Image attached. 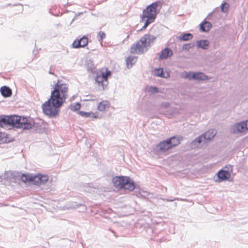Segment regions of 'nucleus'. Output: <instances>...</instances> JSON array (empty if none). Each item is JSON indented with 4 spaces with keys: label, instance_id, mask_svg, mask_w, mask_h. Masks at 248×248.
I'll return each mask as SVG.
<instances>
[{
    "label": "nucleus",
    "instance_id": "nucleus-29",
    "mask_svg": "<svg viewBox=\"0 0 248 248\" xmlns=\"http://www.w3.org/2000/svg\"><path fill=\"white\" fill-rule=\"evenodd\" d=\"M159 92L158 88L156 87L151 86L149 88V92L150 93L154 94Z\"/></svg>",
    "mask_w": 248,
    "mask_h": 248
},
{
    "label": "nucleus",
    "instance_id": "nucleus-37",
    "mask_svg": "<svg viewBox=\"0 0 248 248\" xmlns=\"http://www.w3.org/2000/svg\"><path fill=\"white\" fill-rule=\"evenodd\" d=\"M212 13H210V14H209V16H211V15H212Z\"/></svg>",
    "mask_w": 248,
    "mask_h": 248
},
{
    "label": "nucleus",
    "instance_id": "nucleus-38",
    "mask_svg": "<svg viewBox=\"0 0 248 248\" xmlns=\"http://www.w3.org/2000/svg\"><path fill=\"white\" fill-rule=\"evenodd\" d=\"M2 205V204L1 203H0V206Z\"/></svg>",
    "mask_w": 248,
    "mask_h": 248
},
{
    "label": "nucleus",
    "instance_id": "nucleus-15",
    "mask_svg": "<svg viewBox=\"0 0 248 248\" xmlns=\"http://www.w3.org/2000/svg\"><path fill=\"white\" fill-rule=\"evenodd\" d=\"M167 140L171 149L180 143V139L178 136H172Z\"/></svg>",
    "mask_w": 248,
    "mask_h": 248
},
{
    "label": "nucleus",
    "instance_id": "nucleus-14",
    "mask_svg": "<svg viewBox=\"0 0 248 248\" xmlns=\"http://www.w3.org/2000/svg\"><path fill=\"white\" fill-rule=\"evenodd\" d=\"M200 30L204 32H208L212 27V25L210 22L203 20L200 24Z\"/></svg>",
    "mask_w": 248,
    "mask_h": 248
},
{
    "label": "nucleus",
    "instance_id": "nucleus-36",
    "mask_svg": "<svg viewBox=\"0 0 248 248\" xmlns=\"http://www.w3.org/2000/svg\"><path fill=\"white\" fill-rule=\"evenodd\" d=\"M49 73L50 74H53V73H52L51 71H49Z\"/></svg>",
    "mask_w": 248,
    "mask_h": 248
},
{
    "label": "nucleus",
    "instance_id": "nucleus-24",
    "mask_svg": "<svg viewBox=\"0 0 248 248\" xmlns=\"http://www.w3.org/2000/svg\"><path fill=\"white\" fill-rule=\"evenodd\" d=\"M81 108V104L79 103H76L71 104L70 106V108L71 110L75 111L79 110Z\"/></svg>",
    "mask_w": 248,
    "mask_h": 248
},
{
    "label": "nucleus",
    "instance_id": "nucleus-3",
    "mask_svg": "<svg viewBox=\"0 0 248 248\" xmlns=\"http://www.w3.org/2000/svg\"><path fill=\"white\" fill-rule=\"evenodd\" d=\"M156 39V37L151 34H144L139 42L133 44L130 47V52L133 54H143L150 48Z\"/></svg>",
    "mask_w": 248,
    "mask_h": 248
},
{
    "label": "nucleus",
    "instance_id": "nucleus-7",
    "mask_svg": "<svg viewBox=\"0 0 248 248\" xmlns=\"http://www.w3.org/2000/svg\"><path fill=\"white\" fill-rule=\"evenodd\" d=\"M21 179L24 182H32L36 185H44L47 182L48 176L41 174L37 175L23 174L21 176Z\"/></svg>",
    "mask_w": 248,
    "mask_h": 248
},
{
    "label": "nucleus",
    "instance_id": "nucleus-12",
    "mask_svg": "<svg viewBox=\"0 0 248 248\" xmlns=\"http://www.w3.org/2000/svg\"><path fill=\"white\" fill-rule=\"evenodd\" d=\"M88 42V39L87 37L85 36H83L81 38H80L79 40H78V41L75 40L74 42L73 43V46L74 48H80V47H83L86 46Z\"/></svg>",
    "mask_w": 248,
    "mask_h": 248
},
{
    "label": "nucleus",
    "instance_id": "nucleus-30",
    "mask_svg": "<svg viewBox=\"0 0 248 248\" xmlns=\"http://www.w3.org/2000/svg\"><path fill=\"white\" fill-rule=\"evenodd\" d=\"M111 75V72L109 71H106L105 72H102L101 75L103 77L104 79L108 80V78Z\"/></svg>",
    "mask_w": 248,
    "mask_h": 248
},
{
    "label": "nucleus",
    "instance_id": "nucleus-8",
    "mask_svg": "<svg viewBox=\"0 0 248 248\" xmlns=\"http://www.w3.org/2000/svg\"><path fill=\"white\" fill-rule=\"evenodd\" d=\"M181 77L189 80L203 81L208 79V77L202 72H185L181 74Z\"/></svg>",
    "mask_w": 248,
    "mask_h": 248
},
{
    "label": "nucleus",
    "instance_id": "nucleus-4",
    "mask_svg": "<svg viewBox=\"0 0 248 248\" xmlns=\"http://www.w3.org/2000/svg\"><path fill=\"white\" fill-rule=\"evenodd\" d=\"M44 121L41 119L34 120L31 117H21L20 128L24 130L31 129L32 132L37 133L44 132L45 127Z\"/></svg>",
    "mask_w": 248,
    "mask_h": 248
},
{
    "label": "nucleus",
    "instance_id": "nucleus-26",
    "mask_svg": "<svg viewBox=\"0 0 248 248\" xmlns=\"http://www.w3.org/2000/svg\"><path fill=\"white\" fill-rule=\"evenodd\" d=\"M202 141L205 142V140H204V136L203 135V134L199 136L198 138H196L193 141V143L195 144H196V143L199 144L202 143Z\"/></svg>",
    "mask_w": 248,
    "mask_h": 248
},
{
    "label": "nucleus",
    "instance_id": "nucleus-13",
    "mask_svg": "<svg viewBox=\"0 0 248 248\" xmlns=\"http://www.w3.org/2000/svg\"><path fill=\"white\" fill-rule=\"evenodd\" d=\"M95 81L96 83H97L98 86H101L102 87V89L103 90L107 88L108 84V81L106 80H105L104 79L103 77H102L101 75H97L96 77Z\"/></svg>",
    "mask_w": 248,
    "mask_h": 248
},
{
    "label": "nucleus",
    "instance_id": "nucleus-1",
    "mask_svg": "<svg viewBox=\"0 0 248 248\" xmlns=\"http://www.w3.org/2000/svg\"><path fill=\"white\" fill-rule=\"evenodd\" d=\"M68 88L67 84L59 80L54 84L50 98L42 105L43 112L50 117H56L59 115V108L65 102L68 97Z\"/></svg>",
    "mask_w": 248,
    "mask_h": 248
},
{
    "label": "nucleus",
    "instance_id": "nucleus-10",
    "mask_svg": "<svg viewBox=\"0 0 248 248\" xmlns=\"http://www.w3.org/2000/svg\"><path fill=\"white\" fill-rule=\"evenodd\" d=\"M248 120L234 124L232 127V132L234 134L242 133L248 130Z\"/></svg>",
    "mask_w": 248,
    "mask_h": 248
},
{
    "label": "nucleus",
    "instance_id": "nucleus-6",
    "mask_svg": "<svg viewBox=\"0 0 248 248\" xmlns=\"http://www.w3.org/2000/svg\"><path fill=\"white\" fill-rule=\"evenodd\" d=\"M22 116L12 115H0V127H4L6 125L20 128Z\"/></svg>",
    "mask_w": 248,
    "mask_h": 248
},
{
    "label": "nucleus",
    "instance_id": "nucleus-34",
    "mask_svg": "<svg viewBox=\"0 0 248 248\" xmlns=\"http://www.w3.org/2000/svg\"><path fill=\"white\" fill-rule=\"evenodd\" d=\"M163 201H166L167 202H172L174 200V199H162Z\"/></svg>",
    "mask_w": 248,
    "mask_h": 248
},
{
    "label": "nucleus",
    "instance_id": "nucleus-18",
    "mask_svg": "<svg viewBox=\"0 0 248 248\" xmlns=\"http://www.w3.org/2000/svg\"><path fill=\"white\" fill-rule=\"evenodd\" d=\"M210 43L208 40H200L196 42V46L198 48L203 49H207Z\"/></svg>",
    "mask_w": 248,
    "mask_h": 248
},
{
    "label": "nucleus",
    "instance_id": "nucleus-16",
    "mask_svg": "<svg viewBox=\"0 0 248 248\" xmlns=\"http://www.w3.org/2000/svg\"><path fill=\"white\" fill-rule=\"evenodd\" d=\"M0 92L4 97H9L11 96L12 93V90L6 86L1 87L0 89Z\"/></svg>",
    "mask_w": 248,
    "mask_h": 248
},
{
    "label": "nucleus",
    "instance_id": "nucleus-28",
    "mask_svg": "<svg viewBox=\"0 0 248 248\" xmlns=\"http://www.w3.org/2000/svg\"><path fill=\"white\" fill-rule=\"evenodd\" d=\"M194 46V44L193 43L186 44L183 46L182 48L183 50L188 51L190 49L193 47Z\"/></svg>",
    "mask_w": 248,
    "mask_h": 248
},
{
    "label": "nucleus",
    "instance_id": "nucleus-27",
    "mask_svg": "<svg viewBox=\"0 0 248 248\" xmlns=\"http://www.w3.org/2000/svg\"><path fill=\"white\" fill-rule=\"evenodd\" d=\"M105 37L106 34L103 31H100L97 34L98 40L100 42L101 44L102 43L103 40L105 38Z\"/></svg>",
    "mask_w": 248,
    "mask_h": 248
},
{
    "label": "nucleus",
    "instance_id": "nucleus-25",
    "mask_svg": "<svg viewBox=\"0 0 248 248\" xmlns=\"http://www.w3.org/2000/svg\"><path fill=\"white\" fill-rule=\"evenodd\" d=\"M229 8V4L225 2H223L221 5V10L223 13H227Z\"/></svg>",
    "mask_w": 248,
    "mask_h": 248
},
{
    "label": "nucleus",
    "instance_id": "nucleus-9",
    "mask_svg": "<svg viewBox=\"0 0 248 248\" xmlns=\"http://www.w3.org/2000/svg\"><path fill=\"white\" fill-rule=\"evenodd\" d=\"M170 149H171L170 145L168 140L166 139L156 144L155 150L159 153H164Z\"/></svg>",
    "mask_w": 248,
    "mask_h": 248
},
{
    "label": "nucleus",
    "instance_id": "nucleus-22",
    "mask_svg": "<svg viewBox=\"0 0 248 248\" xmlns=\"http://www.w3.org/2000/svg\"><path fill=\"white\" fill-rule=\"evenodd\" d=\"M108 105V102L103 101L101 102L98 105V109L99 111H103L106 109V107Z\"/></svg>",
    "mask_w": 248,
    "mask_h": 248
},
{
    "label": "nucleus",
    "instance_id": "nucleus-33",
    "mask_svg": "<svg viewBox=\"0 0 248 248\" xmlns=\"http://www.w3.org/2000/svg\"><path fill=\"white\" fill-rule=\"evenodd\" d=\"M169 106H170V104L168 102H165V103H163L162 104V106L164 107L165 108H168L169 107Z\"/></svg>",
    "mask_w": 248,
    "mask_h": 248
},
{
    "label": "nucleus",
    "instance_id": "nucleus-19",
    "mask_svg": "<svg viewBox=\"0 0 248 248\" xmlns=\"http://www.w3.org/2000/svg\"><path fill=\"white\" fill-rule=\"evenodd\" d=\"M216 133L214 129H211L202 134L204 136V140H205V142H206L207 140L212 139L215 137Z\"/></svg>",
    "mask_w": 248,
    "mask_h": 248
},
{
    "label": "nucleus",
    "instance_id": "nucleus-23",
    "mask_svg": "<svg viewBox=\"0 0 248 248\" xmlns=\"http://www.w3.org/2000/svg\"><path fill=\"white\" fill-rule=\"evenodd\" d=\"M154 75L158 77L164 78V73L163 69L156 68L154 71Z\"/></svg>",
    "mask_w": 248,
    "mask_h": 248
},
{
    "label": "nucleus",
    "instance_id": "nucleus-17",
    "mask_svg": "<svg viewBox=\"0 0 248 248\" xmlns=\"http://www.w3.org/2000/svg\"><path fill=\"white\" fill-rule=\"evenodd\" d=\"M172 55V52L170 48H165L163 49L159 55L160 59H166Z\"/></svg>",
    "mask_w": 248,
    "mask_h": 248
},
{
    "label": "nucleus",
    "instance_id": "nucleus-21",
    "mask_svg": "<svg viewBox=\"0 0 248 248\" xmlns=\"http://www.w3.org/2000/svg\"><path fill=\"white\" fill-rule=\"evenodd\" d=\"M193 38V35L190 33H185L179 37L180 40L186 41L191 39Z\"/></svg>",
    "mask_w": 248,
    "mask_h": 248
},
{
    "label": "nucleus",
    "instance_id": "nucleus-2",
    "mask_svg": "<svg viewBox=\"0 0 248 248\" xmlns=\"http://www.w3.org/2000/svg\"><path fill=\"white\" fill-rule=\"evenodd\" d=\"M162 5L160 1H156L147 6L143 10L140 22L145 21V23L141 30L145 29L149 24L155 21L157 15L162 8Z\"/></svg>",
    "mask_w": 248,
    "mask_h": 248
},
{
    "label": "nucleus",
    "instance_id": "nucleus-31",
    "mask_svg": "<svg viewBox=\"0 0 248 248\" xmlns=\"http://www.w3.org/2000/svg\"><path fill=\"white\" fill-rule=\"evenodd\" d=\"M6 137L5 134L4 133L0 132V142H6V139H4Z\"/></svg>",
    "mask_w": 248,
    "mask_h": 248
},
{
    "label": "nucleus",
    "instance_id": "nucleus-5",
    "mask_svg": "<svg viewBox=\"0 0 248 248\" xmlns=\"http://www.w3.org/2000/svg\"><path fill=\"white\" fill-rule=\"evenodd\" d=\"M113 186L118 188L125 189L129 191L135 188V183L130 177L124 176H117L112 179Z\"/></svg>",
    "mask_w": 248,
    "mask_h": 248
},
{
    "label": "nucleus",
    "instance_id": "nucleus-11",
    "mask_svg": "<svg viewBox=\"0 0 248 248\" xmlns=\"http://www.w3.org/2000/svg\"><path fill=\"white\" fill-rule=\"evenodd\" d=\"M218 180H216L217 182H223L229 180L231 177V173L229 170H226L224 169L219 170L217 173Z\"/></svg>",
    "mask_w": 248,
    "mask_h": 248
},
{
    "label": "nucleus",
    "instance_id": "nucleus-20",
    "mask_svg": "<svg viewBox=\"0 0 248 248\" xmlns=\"http://www.w3.org/2000/svg\"><path fill=\"white\" fill-rule=\"evenodd\" d=\"M126 64L128 68H131L136 63L137 57L135 56H129L126 59Z\"/></svg>",
    "mask_w": 248,
    "mask_h": 248
},
{
    "label": "nucleus",
    "instance_id": "nucleus-35",
    "mask_svg": "<svg viewBox=\"0 0 248 248\" xmlns=\"http://www.w3.org/2000/svg\"><path fill=\"white\" fill-rule=\"evenodd\" d=\"M75 96H73L71 98H70V100H73L75 98Z\"/></svg>",
    "mask_w": 248,
    "mask_h": 248
},
{
    "label": "nucleus",
    "instance_id": "nucleus-32",
    "mask_svg": "<svg viewBox=\"0 0 248 248\" xmlns=\"http://www.w3.org/2000/svg\"><path fill=\"white\" fill-rule=\"evenodd\" d=\"M78 113L80 115H81L84 117H85V118H88V117H90L91 115V113L85 112V111H79Z\"/></svg>",
    "mask_w": 248,
    "mask_h": 248
}]
</instances>
